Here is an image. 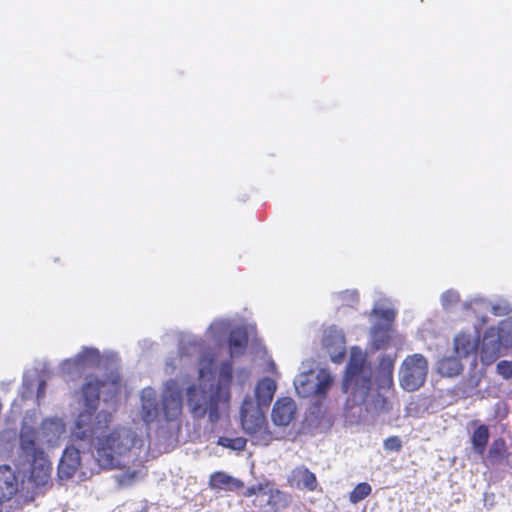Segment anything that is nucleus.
<instances>
[{"instance_id":"nucleus-31","label":"nucleus","mask_w":512,"mask_h":512,"mask_svg":"<svg viewBox=\"0 0 512 512\" xmlns=\"http://www.w3.org/2000/svg\"><path fill=\"white\" fill-rule=\"evenodd\" d=\"M232 371L233 368L231 362H224L221 365L220 382L218 384H220L222 387H227L229 389V385L232 381Z\"/></svg>"},{"instance_id":"nucleus-29","label":"nucleus","mask_w":512,"mask_h":512,"mask_svg":"<svg viewBox=\"0 0 512 512\" xmlns=\"http://www.w3.org/2000/svg\"><path fill=\"white\" fill-rule=\"evenodd\" d=\"M372 492V487L367 482L358 483L349 494V501L353 504L364 500Z\"/></svg>"},{"instance_id":"nucleus-3","label":"nucleus","mask_w":512,"mask_h":512,"mask_svg":"<svg viewBox=\"0 0 512 512\" xmlns=\"http://www.w3.org/2000/svg\"><path fill=\"white\" fill-rule=\"evenodd\" d=\"M186 395L192 416L201 419L208 414L211 423H216L220 419V409L227 408L230 401V391L220 384H217L209 395L200 386L192 384L187 388Z\"/></svg>"},{"instance_id":"nucleus-25","label":"nucleus","mask_w":512,"mask_h":512,"mask_svg":"<svg viewBox=\"0 0 512 512\" xmlns=\"http://www.w3.org/2000/svg\"><path fill=\"white\" fill-rule=\"evenodd\" d=\"M439 374L446 377H453L459 375L463 370V365L460 362V357L446 356L439 360L437 364Z\"/></svg>"},{"instance_id":"nucleus-15","label":"nucleus","mask_w":512,"mask_h":512,"mask_svg":"<svg viewBox=\"0 0 512 512\" xmlns=\"http://www.w3.org/2000/svg\"><path fill=\"white\" fill-rule=\"evenodd\" d=\"M52 464L46 455L33 458L30 471V479L36 486L46 485L51 477Z\"/></svg>"},{"instance_id":"nucleus-7","label":"nucleus","mask_w":512,"mask_h":512,"mask_svg":"<svg viewBox=\"0 0 512 512\" xmlns=\"http://www.w3.org/2000/svg\"><path fill=\"white\" fill-rule=\"evenodd\" d=\"M428 374V361L422 354L408 355L402 362L399 371L400 386L408 392L422 387Z\"/></svg>"},{"instance_id":"nucleus-36","label":"nucleus","mask_w":512,"mask_h":512,"mask_svg":"<svg viewBox=\"0 0 512 512\" xmlns=\"http://www.w3.org/2000/svg\"><path fill=\"white\" fill-rule=\"evenodd\" d=\"M374 409L378 412H386L390 410V404L384 396L381 394H377L375 400L373 401Z\"/></svg>"},{"instance_id":"nucleus-9","label":"nucleus","mask_w":512,"mask_h":512,"mask_svg":"<svg viewBox=\"0 0 512 512\" xmlns=\"http://www.w3.org/2000/svg\"><path fill=\"white\" fill-rule=\"evenodd\" d=\"M318 382L313 386L308 380L307 376H301L295 382V389L298 395L307 397L311 394L318 396H325L333 384V377L327 371H320L318 376Z\"/></svg>"},{"instance_id":"nucleus-13","label":"nucleus","mask_w":512,"mask_h":512,"mask_svg":"<svg viewBox=\"0 0 512 512\" xmlns=\"http://www.w3.org/2000/svg\"><path fill=\"white\" fill-rule=\"evenodd\" d=\"M287 481L291 487L307 491H315L318 486L316 475L304 465L292 469Z\"/></svg>"},{"instance_id":"nucleus-12","label":"nucleus","mask_w":512,"mask_h":512,"mask_svg":"<svg viewBox=\"0 0 512 512\" xmlns=\"http://www.w3.org/2000/svg\"><path fill=\"white\" fill-rule=\"evenodd\" d=\"M81 463L80 452L75 447H68L64 450L57 469L60 480L71 479L78 470Z\"/></svg>"},{"instance_id":"nucleus-42","label":"nucleus","mask_w":512,"mask_h":512,"mask_svg":"<svg viewBox=\"0 0 512 512\" xmlns=\"http://www.w3.org/2000/svg\"><path fill=\"white\" fill-rule=\"evenodd\" d=\"M198 344H199V343H198V342H196V341H194V342H191V343H190V345H191L192 347H196Z\"/></svg>"},{"instance_id":"nucleus-35","label":"nucleus","mask_w":512,"mask_h":512,"mask_svg":"<svg viewBox=\"0 0 512 512\" xmlns=\"http://www.w3.org/2000/svg\"><path fill=\"white\" fill-rule=\"evenodd\" d=\"M383 446L386 451L399 452L402 449V442L398 436H390L384 440Z\"/></svg>"},{"instance_id":"nucleus-11","label":"nucleus","mask_w":512,"mask_h":512,"mask_svg":"<svg viewBox=\"0 0 512 512\" xmlns=\"http://www.w3.org/2000/svg\"><path fill=\"white\" fill-rule=\"evenodd\" d=\"M296 415V404L290 397L278 399L272 409V421L277 426H288Z\"/></svg>"},{"instance_id":"nucleus-30","label":"nucleus","mask_w":512,"mask_h":512,"mask_svg":"<svg viewBox=\"0 0 512 512\" xmlns=\"http://www.w3.org/2000/svg\"><path fill=\"white\" fill-rule=\"evenodd\" d=\"M246 444L247 440L244 437L229 438L221 436L217 440V445L235 451H243L246 448Z\"/></svg>"},{"instance_id":"nucleus-14","label":"nucleus","mask_w":512,"mask_h":512,"mask_svg":"<svg viewBox=\"0 0 512 512\" xmlns=\"http://www.w3.org/2000/svg\"><path fill=\"white\" fill-rule=\"evenodd\" d=\"M395 356L382 355L376 368V382L379 388L389 389L393 386Z\"/></svg>"},{"instance_id":"nucleus-24","label":"nucleus","mask_w":512,"mask_h":512,"mask_svg":"<svg viewBox=\"0 0 512 512\" xmlns=\"http://www.w3.org/2000/svg\"><path fill=\"white\" fill-rule=\"evenodd\" d=\"M20 445L22 451L32 459L45 455L43 449L36 445V432L33 430L21 433Z\"/></svg>"},{"instance_id":"nucleus-6","label":"nucleus","mask_w":512,"mask_h":512,"mask_svg":"<svg viewBox=\"0 0 512 512\" xmlns=\"http://www.w3.org/2000/svg\"><path fill=\"white\" fill-rule=\"evenodd\" d=\"M241 427L249 435L254 444L269 445L273 439V433L269 429L268 422L261 406L256 405L252 399L246 398L242 402Z\"/></svg>"},{"instance_id":"nucleus-10","label":"nucleus","mask_w":512,"mask_h":512,"mask_svg":"<svg viewBox=\"0 0 512 512\" xmlns=\"http://www.w3.org/2000/svg\"><path fill=\"white\" fill-rule=\"evenodd\" d=\"M322 345L334 363H341L346 356L345 337L336 330L325 331Z\"/></svg>"},{"instance_id":"nucleus-34","label":"nucleus","mask_w":512,"mask_h":512,"mask_svg":"<svg viewBox=\"0 0 512 512\" xmlns=\"http://www.w3.org/2000/svg\"><path fill=\"white\" fill-rule=\"evenodd\" d=\"M496 372L504 379H512V361L501 360L496 365Z\"/></svg>"},{"instance_id":"nucleus-40","label":"nucleus","mask_w":512,"mask_h":512,"mask_svg":"<svg viewBox=\"0 0 512 512\" xmlns=\"http://www.w3.org/2000/svg\"><path fill=\"white\" fill-rule=\"evenodd\" d=\"M45 388H46V382L43 380L40 381L39 385H38V389H37V397L38 398L44 397Z\"/></svg>"},{"instance_id":"nucleus-26","label":"nucleus","mask_w":512,"mask_h":512,"mask_svg":"<svg viewBox=\"0 0 512 512\" xmlns=\"http://www.w3.org/2000/svg\"><path fill=\"white\" fill-rule=\"evenodd\" d=\"M489 436V429L485 424L479 425L473 431L471 436V445L474 453L483 457L489 441Z\"/></svg>"},{"instance_id":"nucleus-4","label":"nucleus","mask_w":512,"mask_h":512,"mask_svg":"<svg viewBox=\"0 0 512 512\" xmlns=\"http://www.w3.org/2000/svg\"><path fill=\"white\" fill-rule=\"evenodd\" d=\"M512 347V318L501 320L497 326L488 327L478 343V353L482 364L494 363L503 351Z\"/></svg>"},{"instance_id":"nucleus-33","label":"nucleus","mask_w":512,"mask_h":512,"mask_svg":"<svg viewBox=\"0 0 512 512\" xmlns=\"http://www.w3.org/2000/svg\"><path fill=\"white\" fill-rule=\"evenodd\" d=\"M268 488L269 482L258 483L245 489V491L242 493V496L245 498H250L254 495L266 494Z\"/></svg>"},{"instance_id":"nucleus-5","label":"nucleus","mask_w":512,"mask_h":512,"mask_svg":"<svg viewBox=\"0 0 512 512\" xmlns=\"http://www.w3.org/2000/svg\"><path fill=\"white\" fill-rule=\"evenodd\" d=\"M372 387L371 372L365 368V359L361 355H352L345 370L342 391L350 394L353 401L362 404L367 401Z\"/></svg>"},{"instance_id":"nucleus-32","label":"nucleus","mask_w":512,"mask_h":512,"mask_svg":"<svg viewBox=\"0 0 512 512\" xmlns=\"http://www.w3.org/2000/svg\"><path fill=\"white\" fill-rule=\"evenodd\" d=\"M374 313L378 317L377 322H381L383 326L393 327L395 319V312L391 309H379L374 310Z\"/></svg>"},{"instance_id":"nucleus-23","label":"nucleus","mask_w":512,"mask_h":512,"mask_svg":"<svg viewBox=\"0 0 512 512\" xmlns=\"http://www.w3.org/2000/svg\"><path fill=\"white\" fill-rule=\"evenodd\" d=\"M509 453H507L506 443L503 439H495L484 458V464L486 466H495L499 464L504 458L507 459Z\"/></svg>"},{"instance_id":"nucleus-1","label":"nucleus","mask_w":512,"mask_h":512,"mask_svg":"<svg viewBox=\"0 0 512 512\" xmlns=\"http://www.w3.org/2000/svg\"><path fill=\"white\" fill-rule=\"evenodd\" d=\"M104 385L105 382L95 375L86 377L81 388L84 410L79 413L72 431L76 439H89L110 426L112 413L104 410L97 412L101 388Z\"/></svg>"},{"instance_id":"nucleus-2","label":"nucleus","mask_w":512,"mask_h":512,"mask_svg":"<svg viewBox=\"0 0 512 512\" xmlns=\"http://www.w3.org/2000/svg\"><path fill=\"white\" fill-rule=\"evenodd\" d=\"M104 428L97 435L87 439H96V461L104 469H113L120 465V459L126 455L138 441L137 434L131 428L118 426L106 432Z\"/></svg>"},{"instance_id":"nucleus-17","label":"nucleus","mask_w":512,"mask_h":512,"mask_svg":"<svg viewBox=\"0 0 512 512\" xmlns=\"http://www.w3.org/2000/svg\"><path fill=\"white\" fill-rule=\"evenodd\" d=\"M18 491V480L10 467L0 468V501H9Z\"/></svg>"},{"instance_id":"nucleus-39","label":"nucleus","mask_w":512,"mask_h":512,"mask_svg":"<svg viewBox=\"0 0 512 512\" xmlns=\"http://www.w3.org/2000/svg\"><path fill=\"white\" fill-rule=\"evenodd\" d=\"M137 476V472L136 471H133V472H127L125 474L122 475V482L123 483H126V484H130Z\"/></svg>"},{"instance_id":"nucleus-43","label":"nucleus","mask_w":512,"mask_h":512,"mask_svg":"<svg viewBox=\"0 0 512 512\" xmlns=\"http://www.w3.org/2000/svg\"><path fill=\"white\" fill-rule=\"evenodd\" d=\"M185 347H181V354H184Z\"/></svg>"},{"instance_id":"nucleus-41","label":"nucleus","mask_w":512,"mask_h":512,"mask_svg":"<svg viewBox=\"0 0 512 512\" xmlns=\"http://www.w3.org/2000/svg\"><path fill=\"white\" fill-rule=\"evenodd\" d=\"M507 464L512 468V452L507 456Z\"/></svg>"},{"instance_id":"nucleus-20","label":"nucleus","mask_w":512,"mask_h":512,"mask_svg":"<svg viewBox=\"0 0 512 512\" xmlns=\"http://www.w3.org/2000/svg\"><path fill=\"white\" fill-rule=\"evenodd\" d=\"M248 341V333L244 328L237 327L231 330L228 337L230 355L232 357L243 355L247 348Z\"/></svg>"},{"instance_id":"nucleus-19","label":"nucleus","mask_w":512,"mask_h":512,"mask_svg":"<svg viewBox=\"0 0 512 512\" xmlns=\"http://www.w3.org/2000/svg\"><path fill=\"white\" fill-rule=\"evenodd\" d=\"M454 350L458 357L467 358L478 351V341L470 334L460 333L454 339Z\"/></svg>"},{"instance_id":"nucleus-8","label":"nucleus","mask_w":512,"mask_h":512,"mask_svg":"<svg viewBox=\"0 0 512 512\" xmlns=\"http://www.w3.org/2000/svg\"><path fill=\"white\" fill-rule=\"evenodd\" d=\"M160 409L167 422L180 419L183 412V393L175 381L165 385L161 395Z\"/></svg>"},{"instance_id":"nucleus-22","label":"nucleus","mask_w":512,"mask_h":512,"mask_svg":"<svg viewBox=\"0 0 512 512\" xmlns=\"http://www.w3.org/2000/svg\"><path fill=\"white\" fill-rule=\"evenodd\" d=\"M393 327L377 322L372 328V344L376 350L387 349L392 339Z\"/></svg>"},{"instance_id":"nucleus-16","label":"nucleus","mask_w":512,"mask_h":512,"mask_svg":"<svg viewBox=\"0 0 512 512\" xmlns=\"http://www.w3.org/2000/svg\"><path fill=\"white\" fill-rule=\"evenodd\" d=\"M209 487L213 490H223L227 492H236L244 489V482L238 478L223 471H217L211 474L209 479Z\"/></svg>"},{"instance_id":"nucleus-37","label":"nucleus","mask_w":512,"mask_h":512,"mask_svg":"<svg viewBox=\"0 0 512 512\" xmlns=\"http://www.w3.org/2000/svg\"><path fill=\"white\" fill-rule=\"evenodd\" d=\"M213 362H214V360L212 358L206 359V358L202 357L200 359L199 373L201 376H203L208 370L211 369Z\"/></svg>"},{"instance_id":"nucleus-21","label":"nucleus","mask_w":512,"mask_h":512,"mask_svg":"<svg viewBox=\"0 0 512 512\" xmlns=\"http://www.w3.org/2000/svg\"><path fill=\"white\" fill-rule=\"evenodd\" d=\"M149 395L146 396L145 392L141 396V409L140 416L143 422L147 425L153 423L158 416V407L155 397V393L149 391Z\"/></svg>"},{"instance_id":"nucleus-28","label":"nucleus","mask_w":512,"mask_h":512,"mask_svg":"<svg viewBox=\"0 0 512 512\" xmlns=\"http://www.w3.org/2000/svg\"><path fill=\"white\" fill-rule=\"evenodd\" d=\"M76 361L82 365H98L100 362L99 351L93 348H85L77 355Z\"/></svg>"},{"instance_id":"nucleus-27","label":"nucleus","mask_w":512,"mask_h":512,"mask_svg":"<svg viewBox=\"0 0 512 512\" xmlns=\"http://www.w3.org/2000/svg\"><path fill=\"white\" fill-rule=\"evenodd\" d=\"M266 494L269 496L267 501L269 508L266 512H276L281 506H285V494L279 489L269 487Z\"/></svg>"},{"instance_id":"nucleus-18","label":"nucleus","mask_w":512,"mask_h":512,"mask_svg":"<svg viewBox=\"0 0 512 512\" xmlns=\"http://www.w3.org/2000/svg\"><path fill=\"white\" fill-rule=\"evenodd\" d=\"M276 388V382L269 377L259 380L255 388V397L257 400L255 404L261 407H268L274 397Z\"/></svg>"},{"instance_id":"nucleus-38","label":"nucleus","mask_w":512,"mask_h":512,"mask_svg":"<svg viewBox=\"0 0 512 512\" xmlns=\"http://www.w3.org/2000/svg\"><path fill=\"white\" fill-rule=\"evenodd\" d=\"M442 299H443L444 304H445V302H454L459 299V295L457 293L448 291L443 294Z\"/></svg>"}]
</instances>
